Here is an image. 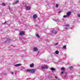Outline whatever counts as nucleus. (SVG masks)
Returning <instances> with one entry per match:
<instances>
[{
    "instance_id": "1",
    "label": "nucleus",
    "mask_w": 80,
    "mask_h": 80,
    "mask_svg": "<svg viewBox=\"0 0 80 80\" xmlns=\"http://www.w3.org/2000/svg\"><path fill=\"white\" fill-rule=\"evenodd\" d=\"M27 71L28 72H29L32 73H35V70L33 69H28Z\"/></svg>"
},
{
    "instance_id": "2",
    "label": "nucleus",
    "mask_w": 80,
    "mask_h": 80,
    "mask_svg": "<svg viewBox=\"0 0 80 80\" xmlns=\"http://www.w3.org/2000/svg\"><path fill=\"white\" fill-rule=\"evenodd\" d=\"M51 33L53 34H57V29L52 31Z\"/></svg>"
},
{
    "instance_id": "3",
    "label": "nucleus",
    "mask_w": 80,
    "mask_h": 80,
    "mask_svg": "<svg viewBox=\"0 0 80 80\" xmlns=\"http://www.w3.org/2000/svg\"><path fill=\"white\" fill-rule=\"evenodd\" d=\"M19 2V1L17 0L14 2H13L12 5H16V4H17V3H18Z\"/></svg>"
},
{
    "instance_id": "4",
    "label": "nucleus",
    "mask_w": 80,
    "mask_h": 80,
    "mask_svg": "<svg viewBox=\"0 0 80 80\" xmlns=\"http://www.w3.org/2000/svg\"><path fill=\"white\" fill-rule=\"evenodd\" d=\"M48 67L47 66H42V69H47L48 68Z\"/></svg>"
},
{
    "instance_id": "5",
    "label": "nucleus",
    "mask_w": 80,
    "mask_h": 80,
    "mask_svg": "<svg viewBox=\"0 0 80 80\" xmlns=\"http://www.w3.org/2000/svg\"><path fill=\"white\" fill-rule=\"evenodd\" d=\"M22 64H18L14 65V67H19V66H21Z\"/></svg>"
},
{
    "instance_id": "6",
    "label": "nucleus",
    "mask_w": 80,
    "mask_h": 80,
    "mask_svg": "<svg viewBox=\"0 0 80 80\" xmlns=\"http://www.w3.org/2000/svg\"><path fill=\"white\" fill-rule=\"evenodd\" d=\"M71 12H69L67 13L66 15L67 16H70V14H71Z\"/></svg>"
},
{
    "instance_id": "7",
    "label": "nucleus",
    "mask_w": 80,
    "mask_h": 80,
    "mask_svg": "<svg viewBox=\"0 0 80 80\" xmlns=\"http://www.w3.org/2000/svg\"><path fill=\"white\" fill-rule=\"evenodd\" d=\"M25 33L23 32V31H21L19 33V34L20 35H24V34Z\"/></svg>"
},
{
    "instance_id": "8",
    "label": "nucleus",
    "mask_w": 80,
    "mask_h": 80,
    "mask_svg": "<svg viewBox=\"0 0 80 80\" xmlns=\"http://www.w3.org/2000/svg\"><path fill=\"white\" fill-rule=\"evenodd\" d=\"M37 15L36 14H34L33 16V18H37Z\"/></svg>"
},
{
    "instance_id": "9",
    "label": "nucleus",
    "mask_w": 80,
    "mask_h": 80,
    "mask_svg": "<svg viewBox=\"0 0 80 80\" xmlns=\"http://www.w3.org/2000/svg\"><path fill=\"white\" fill-rule=\"evenodd\" d=\"M33 51H34V52H36V51H37L38 50V49L37 48H34L33 49Z\"/></svg>"
},
{
    "instance_id": "10",
    "label": "nucleus",
    "mask_w": 80,
    "mask_h": 80,
    "mask_svg": "<svg viewBox=\"0 0 80 80\" xmlns=\"http://www.w3.org/2000/svg\"><path fill=\"white\" fill-rule=\"evenodd\" d=\"M8 9L10 10L11 12H12V8L10 7H9Z\"/></svg>"
},
{
    "instance_id": "11",
    "label": "nucleus",
    "mask_w": 80,
    "mask_h": 80,
    "mask_svg": "<svg viewBox=\"0 0 80 80\" xmlns=\"http://www.w3.org/2000/svg\"><path fill=\"white\" fill-rule=\"evenodd\" d=\"M26 9L28 10L30 9V6L27 7Z\"/></svg>"
},
{
    "instance_id": "12",
    "label": "nucleus",
    "mask_w": 80,
    "mask_h": 80,
    "mask_svg": "<svg viewBox=\"0 0 80 80\" xmlns=\"http://www.w3.org/2000/svg\"><path fill=\"white\" fill-rule=\"evenodd\" d=\"M34 66V64L33 63H32L30 65V67H33Z\"/></svg>"
},
{
    "instance_id": "13",
    "label": "nucleus",
    "mask_w": 80,
    "mask_h": 80,
    "mask_svg": "<svg viewBox=\"0 0 80 80\" xmlns=\"http://www.w3.org/2000/svg\"><path fill=\"white\" fill-rule=\"evenodd\" d=\"M36 37H38V38H40V36H39V35H38V34H36Z\"/></svg>"
},
{
    "instance_id": "14",
    "label": "nucleus",
    "mask_w": 80,
    "mask_h": 80,
    "mask_svg": "<svg viewBox=\"0 0 80 80\" xmlns=\"http://www.w3.org/2000/svg\"><path fill=\"white\" fill-rule=\"evenodd\" d=\"M51 70L52 72H53V71H55V69L52 68H51Z\"/></svg>"
},
{
    "instance_id": "15",
    "label": "nucleus",
    "mask_w": 80,
    "mask_h": 80,
    "mask_svg": "<svg viewBox=\"0 0 80 80\" xmlns=\"http://www.w3.org/2000/svg\"><path fill=\"white\" fill-rule=\"evenodd\" d=\"M54 21H55L56 22H59V20H58L57 19H54Z\"/></svg>"
},
{
    "instance_id": "16",
    "label": "nucleus",
    "mask_w": 80,
    "mask_h": 80,
    "mask_svg": "<svg viewBox=\"0 0 80 80\" xmlns=\"http://www.w3.org/2000/svg\"><path fill=\"white\" fill-rule=\"evenodd\" d=\"M55 53L56 54H58V53H59V52L58 51H55Z\"/></svg>"
},
{
    "instance_id": "17",
    "label": "nucleus",
    "mask_w": 80,
    "mask_h": 80,
    "mask_svg": "<svg viewBox=\"0 0 80 80\" xmlns=\"http://www.w3.org/2000/svg\"><path fill=\"white\" fill-rule=\"evenodd\" d=\"M61 69L62 70H63V71H64V70H65V68H64L63 67Z\"/></svg>"
},
{
    "instance_id": "18",
    "label": "nucleus",
    "mask_w": 80,
    "mask_h": 80,
    "mask_svg": "<svg viewBox=\"0 0 80 80\" xmlns=\"http://www.w3.org/2000/svg\"><path fill=\"white\" fill-rule=\"evenodd\" d=\"M2 6H6V4L4 2H3L2 3Z\"/></svg>"
},
{
    "instance_id": "19",
    "label": "nucleus",
    "mask_w": 80,
    "mask_h": 80,
    "mask_svg": "<svg viewBox=\"0 0 80 80\" xmlns=\"http://www.w3.org/2000/svg\"><path fill=\"white\" fill-rule=\"evenodd\" d=\"M69 25L68 24H67L65 25V27H69Z\"/></svg>"
},
{
    "instance_id": "20",
    "label": "nucleus",
    "mask_w": 80,
    "mask_h": 80,
    "mask_svg": "<svg viewBox=\"0 0 80 80\" xmlns=\"http://www.w3.org/2000/svg\"><path fill=\"white\" fill-rule=\"evenodd\" d=\"M56 7H57V8L58 7V4H56Z\"/></svg>"
},
{
    "instance_id": "21",
    "label": "nucleus",
    "mask_w": 80,
    "mask_h": 80,
    "mask_svg": "<svg viewBox=\"0 0 80 80\" xmlns=\"http://www.w3.org/2000/svg\"><path fill=\"white\" fill-rule=\"evenodd\" d=\"M72 68H73L72 67H71L69 68V69L70 70H72Z\"/></svg>"
},
{
    "instance_id": "22",
    "label": "nucleus",
    "mask_w": 80,
    "mask_h": 80,
    "mask_svg": "<svg viewBox=\"0 0 80 80\" xmlns=\"http://www.w3.org/2000/svg\"><path fill=\"white\" fill-rule=\"evenodd\" d=\"M63 48H64L65 49V48H67V46H63Z\"/></svg>"
},
{
    "instance_id": "23",
    "label": "nucleus",
    "mask_w": 80,
    "mask_h": 80,
    "mask_svg": "<svg viewBox=\"0 0 80 80\" xmlns=\"http://www.w3.org/2000/svg\"><path fill=\"white\" fill-rule=\"evenodd\" d=\"M67 15H64L63 16V17L64 18H66V17H67Z\"/></svg>"
},
{
    "instance_id": "24",
    "label": "nucleus",
    "mask_w": 80,
    "mask_h": 80,
    "mask_svg": "<svg viewBox=\"0 0 80 80\" xmlns=\"http://www.w3.org/2000/svg\"><path fill=\"white\" fill-rule=\"evenodd\" d=\"M58 45V42L56 43L55 44V45Z\"/></svg>"
},
{
    "instance_id": "25",
    "label": "nucleus",
    "mask_w": 80,
    "mask_h": 80,
    "mask_svg": "<svg viewBox=\"0 0 80 80\" xmlns=\"http://www.w3.org/2000/svg\"><path fill=\"white\" fill-rule=\"evenodd\" d=\"M7 41H10V39H8L6 41V42H7Z\"/></svg>"
},
{
    "instance_id": "26",
    "label": "nucleus",
    "mask_w": 80,
    "mask_h": 80,
    "mask_svg": "<svg viewBox=\"0 0 80 80\" xmlns=\"http://www.w3.org/2000/svg\"><path fill=\"white\" fill-rule=\"evenodd\" d=\"M77 15L78 17H80V14H77Z\"/></svg>"
},
{
    "instance_id": "27",
    "label": "nucleus",
    "mask_w": 80,
    "mask_h": 80,
    "mask_svg": "<svg viewBox=\"0 0 80 80\" xmlns=\"http://www.w3.org/2000/svg\"><path fill=\"white\" fill-rule=\"evenodd\" d=\"M5 24H7V22H5L3 23L4 25H5Z\"/></svg>"
},
{
    "instance_id": "28",
    "label": "nucleus",
    "mask_w": 80,
    "mask_h": 80,
    "mask_svg": "<svg viewBox=\"0 0 80 80\" xmlns=\"http://www.w3.org/2000/svg\"><path fill=\"white\" fill-rule=\"evenodd\" d=\"M65 29L66 30H68V28H65Z\"/></svg>"
},
{
    "instance_id": "29",
    "label": "nucleus",
    "mask_w": 80,
    "mask_h": 80,
    "mask_svg": "<svg viewBox=\"0 0 80 80\" xmlns=\"http://www.w3.org/2000/svg\"><path fill=\"white\" fill-rule=\"evenodd\" d=\"M61 13V11H59L58 13Z\"/></svg>"
},
{
    "instance_id": "30",
    "label": "nucleus",
    "mask_w": 80,
    "mask_h": 80,
    "mask_svg": "<svg viewBox=\"0 0 80 80\" xmlns=\"http://www.w3.org/2000/svg\"><path fill=\"white\" fill-rule=\"evenodd\" d=\"M67 77V75H65L64 76V77Z\"/></svg>"
},
{
    "instance_id": "31",
    "label": "nucleus",
    "mask_w": 80,
    "mask_h": 80,
    "mask_svg": "<svg viewBox=\"0 0 80 80\" xmlns=\"http://www.w3.org/2000/svg\"><path fill=\"white\" fill-rule=\"evenodd\" d=\"M62 73H63V72H62Z\"/></svg>"
},
{
    "instance_id": "32",
    "label": "nucleus",
    "mask_w": 80,
    "mask_h": 80,
    "mask_svg": "<svg viewBox=\"0 0 80 80\" xmlns=\"http://www.w3.org/2000/svg\"><path fill=\"white\" fill-rule=\"evenodd\" d=\"M55 78H57V77H55Z\"/></svg>"
},
{
    "instance_id": "33",
    "label": "nucleus",
    "mask_w": 80,
    "mask_h": 80,
    "mask_svg": "<svg viewBox=\"0 0 80 80\" xmlns=\"http://www.w3.org/2000/svg\"><path fill=\"white\" fill-rule=\"evenodd\" d=\"M65 74H67V72H65Z\"/></svg>"
},
{
    "instance_id": "34",
    "label": "nucleus",
    "mask_w": 80,
    "mask_h": 80,
    "mask_svg": "<svg viewBox=\"0 0 80 80\" xmlns=\"http://www.w3.org/2000/svg\"><path fill=\"white\" fill-rule=\"evenodd\" d=\"M12 74H13L14 73H13V72H12Z\"/></svg>"
},
{
    "instance_id": "35",
    "label": "nucleus",
    "mask_w": 80,
    "mask_h": 80,
    "mask_svg": "<svg viewBox=\"0 0 80 80\" xmlns=\"http://www.w3.org/2000/svg\"><path fill=\"white\" fill-rule=\"evenodd\" d=\"M39 53V52H38V54Z\"/></svg>"
}]
</instances>
